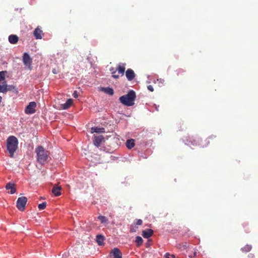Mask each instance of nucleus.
Wrapping results in <instances>:
<instances>
[{
    "label": "nucleus",
    "instance_id": "28",
    "mask_svg": "<svg viewBox=\"0 0 258 258\" xmlns=\"http://www.w3.org/2000/svg\"><path fill=\"white\" fill-rule=\"evenodd\" d=\"M165 258H175L174 254H170L169 253H166L164 255Z\"/></svg>",
    "mask_w": 258,
    "mask_h": 258
},
{
    "label": "nucleus",
    "instance_id": "26",
    "mask_svg": "<svg viewBox=\"0 0 258 258\" xmlns=\"http://www.w3.org/2000/svg\"><path fill=\"white\" fill-rule=\"evenodd\" d=\"M46 203L43 202V203L38 205V208L40 210H43L46 208Z\"/></svg>",
    "mask_w": 258,
    "mask_h": 258
},
{
    "label": "nucleus",
    "instance_id": "31",
    "mask_svg": "<svg viewBox=\"0 0 258 258\" xmlns=\"http://www.w3.org/2000/svg\"><path fill=\"white\" fill-rule=\"evenodd\" d=\"M148 89L151 92H153L154 91L153 87L152 85H149L147 87Z\"/></svg>",
    "mask_w": 258,
    "mask_h": 258
},
{
    "label": "nucleus",
    "instance_id": "23",
    "mask_svg": "<svg viewBox=\"0 0 258 258\" xmlns=\"http://www.w3.org/2000/svg\"><path fill=\"white\" fill-rule=\"evenodd\" d=\"M252 246L250 245H246L241 248L242 251L244 252H247L251 250Z\"/></svg>",
    "mask_w": 258,
    "mask_h": 258
},
{
    "label": "nucleus",
    "instance_id": "15",
    "mask_svg": "<svg viewBox=\"0 0 258 258\" xmlns=\"http://www.w3.org/2000/svg\"><path fill=\"white\" fill-rule=\"evenodd\" d=\"M19 40V37L16 35H11L9 36V41L11 44H16Z\"/></svg>",
    "mask_w": 258,
    "mask_h": 258
},
{
    "label": "nucleus",
    "instance_id": "11",
    "mask_svg": "<svg viewBox=\"0 0 258 258\" xmlns=\"http://www.w3.org/2000/svg\"><path fill=\"white\" fill-rule=\"evenodd\" d=\"M125 76L127 79L131 81H132L135 77V74L134 71L131 69H128L125 72Z\"/></svg>",
    "mask_w": 258,
    "mask_h": 258
},
{
    "label": "nucleus",
    "instance_id": "36",
    "mask_svg": "<svg viewBox=\"0 0 258 258\" xmlns=\"http://www.w3.org/2000/svg\"><path fill=\"white\" fill-rule=\"evenodd\" d=\"M197 256V252L195 251L194 253V257H196Z\"/></svg>",
    "mask_w": 258,
    "mask_h": 258
},
{
    "label": "nucleus",
    "instance_id": "1",
    "mask_svg": "<svg viewBox=\"0 0 258 258\" xmlns=\"http://www.w3.org/2000/svg\"><path fill=\"white\" fill-rule=\"evenodd\" d=\"M216 136L212 135L203 141L200 137H196L192 139V140L189 142L193 146H199L201 148H204L207 147L210 144L211 141H213V142H215L214 141L216 139Z\"/></svg>",
    "mask_w": 258,
    "mask_h": 258
},
{
    "label": "nucleus",
    "instance_id": "12",
    "mask_svg": "<svg viewBox=\"0 0 258 258\" xmlns=\"http://www.w3.org/2000/svg\"><path fill=\"white\" fill-rule=\"evenodd\" d=\"M6 188L7 190H10V191H9L8 192L11 194H14L16 191L15 184L13 183H8L6 185Z\"/></svg>",
    "mask_w": 258,
    "mask_h": 258
},
{
    "label": "nucleus",
    "instance_id": "4",
    "mask_svg": "<svg viewBox=\"0 0 258 258\" xmlns=\"http://www.w3.org/2000/svg\"><path fill=\"white\" fill-rule=\"evenodd\" d=\"M35 153L37 155V161L41 164H44L49 156L48 151L46 150L42 146H38L35 149Z\"/></svg>",
    "mask_w": 258,
    "mask_h": 258
},
{
    "label": "nucleus",
    "instance_id": "30",
    "mask_svg": "<svg viewBox=\"0 0 258 258\" xmlns=\"http://www.w3.org/2000/svg\"><path fill=\"white\" fill-rule=\"evenodd\" d=\"M115 74H116V71L112 72V77L116 79L119 78V75H117Z\"/></svg>",
    "mask_w": 258,
    "mask_h": 258
},
{
    "label": "nucleus",
    "instance_id": "18",
    "mask_svg": "<svg viewBox=\"0 0 258 258\" xmlns=\"http://www.w3.org/2000/svg\"><path fill=\"white\" fill-rule=\"evenodd\" d=\"M73 103L72 99H69L65 103L62 104V108L63 109H67L70 107Z\"/></svg>",
    "mask_w": 258,
    "mask_h": 258
},
{
    "label": "nucleus",
    "instance_id": "8",
    "mask_svg": "<svg viewBox=\"0 0 258 258\" xmlns=\"http://www.w3.org/2000/svg\"><path fill=\"white\" fill-rule=\"evenodd\" d=\"M122 253L118 248H114L110 253L111 258H122Z\"/></svg>",
    "mask_w": 258,
    "mask_h": 258
},
{
    "label": "nucleus",
    "instance_id": "19",
    "mask_svg": "<svg viewBox=\"0 0 258 258\" xmlns=\"http://www.w3.org/2000/svg\"><path fill=\"white\" fill-rule=\"evenodd\" d=\"M104 237L102 235H97L96 236V241L98 245H103L104 244Z\"/></svg>",
    "mask_w": 258,
    "mask_h": 258
},
{
    "label": "nucleus",
    "instance_id": "37",
    "mask_svg": "<svg viewBox=\"0 0 258 258\" xmlns=\"http://www.w3.org/2000/svg\"><path fill=\"white\" fill-rule=\"evenodd\" d=\"M131 231L133 232V231H135L133 229V226H132L131 228Z\"/></svg>",
    "mask_w": 258,
    "mask_h": 258
},
{
    "label": "nucleus",
    "instance_id": "2",
    "mask_svg": "<svg viewBox=\"0 0 258 258\" xmlns=\"http://www.w3.org/2000/svg\"><path fill=\"white\" fill-rule=\"evenodd\" d=\"M136 98L135 92L130 90L127 94L120 97L119 100L122 104L127 106H131L134 105Z\"/></svg>",
    "mask_w": 258,
    "mask_h": 258
},
{
    "label": "nucleus",
    "instance_id": "27",
    "mask_svg": "<svg viewBox=\"0 0 258 258\" xmlns=\"http://www.w3.org/2000/svg\"><path fill=\"white\" fill-rule=\"evenodd\" d=\"M5 79V72H0V82Z\"/></svg>",
    "mask_w": 258,
    "mask_h": 258
},
{
    "label": "nucleus",
    "instance_id": "21",
    "mask_svg": "<svg viewBox=\"0 0 258 258\" xmlns=\"http://www.w3.org/2000/svg\"><path fill=\"white\" fill-rule=\"evenodd\" d=\"M126 146L128 149H131L135 146V140L134 139L127 140L126 142Z\"/></svg>",
    "mask_w": 258,
    "mask_h": 258
},
{
    "label": "nucleus",
    "instance_id": "3",
    "mask_svg": "<svg viewBox=\"0 0 258 258\" xmlns=\"http://www.w3.org/2000/svg\"><path fill=\"white\" fill-rule=\"evenodd\" d=\"M18 140L14 136L9 137L7 140V148L11 157H14V153L18 149Z\"/></svg>",
    "mask_w": 258,
    "mask_h": 258
},
{
    "label": "nucleus",
    "instance_id": "35",
    "mask_svg": "<svg viewBox=\"0 0 258 258\" xmlns=\"http://www.w3.org/2000/svg\"><path fill=\"white\" fill-rule=\"evenodd\" d=\"M110 71L112 72H114V71H116V70H115L113 68H112L110 69Z\"/></svg>",
    "mask_w": 258,
    "mask_h": 258
},
{
    "label": "nucleus",
    "instance_id": "33",
    "mask_svg": "<svg viewBox=\"0 0 258 258\" xmlns=\"http://www.w3.org/2000/svg\"><path fill=\"white\" fill-rule=\"evenodd\" d=\"M248 258H255V256H254V254H253V253H249L248 255Z\"/></svg>",
    "mask_w": 258,
    "mask_h": 258
},
{
    "label": "nucleus",
    "instance_id": "5",
    "mask_svg": "<svg viewBox=\"0 0 258 258\" xmlns=\"http://www.w3.org/2000/svg\"><path fill=\"white\" fill-rule=\"evenodd\" d=\"M27 202V198L25 197H19L16 203L18 209L21 211H24Z\"/></svg>",
    "mask_w": 258,
    "mask_h": 258
},
{
    "label": "nucleus",
    "instance_id": "20",
    "mask_svg": "<svg viewBox=\"0 0 258 258\" xmlns=\"http://www.w3.org/2000/svg\"><path fill=\"white\" fill-rule=\"evenodd\" d=\"M116 71H118V73L121 74L122 76L123 75L125 71L124 64L123 63H120L118 66Z\"/></svg>",
    "mask_w": 258,
    "mask_h": 258
},
{
    "label": "nucleus",
    "instance_id": "16",
    "mask_svg": "<svg viewBox=\"0 0 258 258\" xmlns=\"http://www.w3.org/2000/svg\"><path fill=\"white\" fill-rule=\"evenodd\" d=\"M153 233V230L152 229H149L143 231L142 235L144 238H148L152 235Z\"/></svg>",
    "mask_w": 258,
    "mask_h": 258
},
{
    "label": "nucleus",
    "instance_id": "6",
    "mask_svg": "<svg viewBox=\"0 0 258 258\" xmlns=\"http://www.w3.org/2000/svg\"><path fill=\"white\" fill-rule=\"evenodd\" d=\"M36 107V103L35 102H31L25 108V112L27 114H31L36 112L35 108Z\"/></svg>",
    "mask_w": 258,
    "mask_h": 258
},
{
    "label": "nucleus",
    "instance_id": "22",
    "mask_svg": "<svg viewBox=\"0 0 258 258\" xmlns=\"http://www.w3.org/2000/svg\"><path fill=\"white\" fill-rule=\"evenodd\" d=\"M102 90L105 93L109 94L110 95H112L114 93V91H113V89L109 88V87L103 88Z\"/></svg>",
    "mask_w": 258,
    "mask_h": 258
},
{
    "label": "nucleus",
    "instance_id": "29",
    "mask_svg": "<svg viewBox=\"0 0 258 258\" xmlns=\"http://www.w3.org/2000/svg\"><path fill=\"white\" fill-rule=\"evenodd\" d=\"M143 224V221L141 219H137L136 224L137 225H141Z\"/></svg>",
    "mask_w": 258,
    "mask_h": 258
},
{
    "label": "nucleus",
    "instance_id": "10",
    "mask_svg": "<svg viewBox=\"0 0 258 258\" xmlns=\"http://www.w3.org/2000/svg\"><path fill=\"white\" fill-rule=\"evenodd\" d=\"M11 88H12L11 86H9L8 88V86L6 82H3L2 84L0 85V92L2 93H6L8 90H10ZM13 89L15 91L17 90V89L15 87H13Z\"/></svg>",
    "mask_w": 258,
    "mask_h": 258
},
{
    "label": "nucleus",
    "instance_id": "7",
    "mask_svg": "<svg viewBox=\"0 0 258 258\" xmlns=\"http://www.w3.org/2000/svg\"><path fill=\"white\" fill-rule=\"evenodd\" d=\"M23 62L24 64L29 68V69H31V64H32V58L30 57V55L26 52L24 53L23 56Z\"/></svg>",
    "mask_w": 258,
    "mask_h": 258
},
{
    "label": "nucleus",
    "instance_id": "24",
    "mask_svg": "<svg viewBox=\"0 0 258 258\" xmlns=\"http://www.w3.org/2000/svg\"><path fill=\"white\" fill-rule=\"evenodd\" d=\"M136 243L137 244V246H140L143 243V240L141 236H137L136 238Z\"/></svg>",
    "mask_w": 258,
    "mask_h": 258
},
{
    "label": "nucleus",
    "instance_id": "17",
    "mask_svg": "<svg viewBox=\"0 0 258 258\" xmlns=\"http://www.w3.org/2000/svg\"><path fill=\"white\" fill-rule=\"evenodd\" d=\"M105 128L103 127H92L91 128V133H105Z\"/></svg>",
    "mask_w": 258,
    "mask_h": 258
},
{
    "label": "nucleus",
    "instance_id": "34",
    "mask_svg": "<svg viewBox=\"0 0 258 258\" xmlns=\"http://www.w3.org/2000/svg\"><path fill=\"white\" fill-rule=\"evenodd\" d=\"M52 73L54 74H57L56 70L55 69H53V70H52Z\"/></svg>",
    "mask_w": 258,
    "mask_h": 258
},
{
    "label": "nucleus",
    "instance_id": "32",
    "mask_svg": "<svg viewBox=\"0 0 258 258\" xmlns=\"http://www.w3.org/2000/svg\"><path fill=\"white\" fill-rule=\"evenodd\" d=\"M73 96L75 97V98H77L78 97V93H77V91H75L73 94Z\"/></svg>",
    "mask_w": 258,
    "mask_h": 258
},
{
    "label": "nucleus",
    "instance_id": "14",
    "mask_svg": "<svg viewBox=\"0 0 258 258\" xmlns=\"http://www.w3.org/2000/svg\"><path fill=\"white\" fill-rule=\"evenodd\" d=\"M61 187L60 186H58L55 184L53 186L52 188V192L55 196H59L61 195Z\"/></svg>",
    "mask_w": 258,
    "mask_h": 258
},
{
    "label": "nucleus",
    "instance_id": "25",
    "mask_svg": "<svg viewBox=\"0 0 258 258\" xmlns=\"http://www.w3.org/2000/svg\"><path fill=\"white\" fill-rule=\"evenodd\" d=\"M98 219L101 221V223H105L107 221V218L105 216L102 215L99 216L98 217Z\"/></svg>",
    "mask_w": 258,
    "mask_h": 258
},
{
    "label": "nucleus",
    "instance_id": "9",
    "mask_svg": "<svg viewBox=\"0 0 258 258\" xmlns=\"http://www.w3.org/2000/svg\"><path fill=\"white\" fill-rule=\"evenodd\" d=\"M33 35L35 39H41L42 38L44 33L40 26H38L33 32Z\"/></svg>",
    "mask_w": 258,
    "mask_h": 258
},
{
    "label": "nucleus",
    "instance_id": "13",
    "mask_svg": "<svg viewBox=\"0 0 258 258\" xmlns=\"http://www.w3.org/2000/svg\"><path fill=\"white\" fill-rule=\"evenodd\" d=\"M103 140L104 137L102 135L95 137L94 140V144L96 146L99 147Z\"/></svg>",
    "mask_w": 258,
    "mask_h": 258
}]
</instances>
